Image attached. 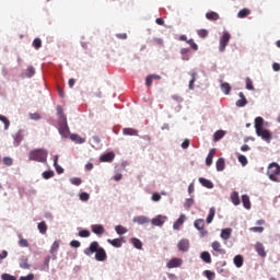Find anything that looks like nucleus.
<instances>
[{
	"mask_svg": "<svg viewBox=\"0 0 280 280\" xmlns=\"http://www.w3.org/2000/svg\"><path fill=\"white\" fill-rule=\"evenodd\" d=\"M180 266H183V259L180 258H173L171 259L167 264L166 267L167 268H180Z\"/></svg>",
	"mask_w": 280,
	"mask_h": 280,
	"instance_id": "obj_7",
	"label": "nucleus"
},
{
	"mask_svg": "<svg viewBox=\"0 0 280 280\" xmlns=\"http://www.w3.org/2000/svg\"><path fill=\"white\" fill-rule=\"evenodd\" d=\"M224 135H226V131L224 130H218L213 135V141H220V139L224 138Z\"/></svg>",
	"mask_w": 280,
	"mask_h": 280,
	"instance_id": "obj_31",
	"label": "nucleus"
},
{
	"mask_svg": "<svg viewBox=\"0 0 280 280\" xmlns=\"http://www.w3.org/2000/svg\"><path fill=\"white\" fill-rule=\"evenodd\" d=\"M178 250H182V253H187L189 250V240L183 238L177 244Z\"/></svg>",
	"mask_w": 280,
	"mask_h": 280,
	"instance_id": "obj_5",
	"label": "nucleus"
},
{
	"mask_svg": "<svg viewBox=\"0 0 280 280\" xmlns=\"http://www.w3.org/2000/svg\"><path fill=\"white\" fill-rule=\"evenodd\" d=\"M231 40V33L230 32H223V35L220 38V45H219V51H224L226 49V45H229V42Z\"/></svg>",
	"mask_w": 280,
	"mask_h": 280,
	"instance_id": "obj_4",
	"label": "nucleus"
},
{
	"mask_svg": "<svg viewBox=\"0 0 280 280\" xmlns=\"http://www.w3.org/2000/svg\"><path fill=\"white\" fill-rule=\"evenodd\" d=\"M91 229H92V233H95V235H104V233L106 232V230L104 229V225L102 224H93Z\"/></svg>",
	"mask_w": 280,
	"mask_h": 280,
	"instance_id": "obj_9",
	"label": "nucleus"
},
{
	"mask_svg": "<svg viewBox=\"0 0 280 280\" xmlns=\"http://www.w3.org/2000/svg\"><path fill=\"white\" fill-rule=\"evenodd\" d=\"M33 47L35 49H40V47H43V40H40V38H35L33 40Z\"/></svg>",
	"mask_w": 280,
	"mask_h": 280,
	"instance_id": "obj_46",
	"label": "nucleus"
},
{
	"mask_svg": "<svg viewBox=\"0 0 280 280\" xmlns=\"http://www.w3.org/2000/svg\"><path fill=\"white\" fill-rule=\"evenodd\" d=\"M231 201L233 202V205H235V207L240 205V194L237 191H233L231 194Z\"/></svg>",
	"mask_w": 280,
	"mask_h": 280,
	"instance_id": "obj_30",
	"label": "nucleus"
},
{
	"mask_svg": "<svg viewBox=\"0 0 280 280\" xmlns=\"http://www.w3.org/2000/svg\"><path fill=\"white\" fill-rule=\"evenodd\" d=\"M213 156H215V149H211L206 158V165H208V167L213 164Z\"/></svg>",
	"mask_w": 280,
	"mask_h": 280,
	"instance_id": "obj_19",
	"label": "nucleus"
},
{
	"mask_svg": "<svg viewBox=\"0 0 280 280\" xmlns=\"http://www.w3.org/2000/svg\"><path fill=\"white\" fill-rule=\"evenodd\" d=\"M34 73H36V70L34 69V67H28V68L26 69V75H27V78L34 77Z\"/></svg>",
	"mask_w": 280,
	"mask_h": 280,
	"instance_id": "obj_54",
	"label": "nucleus"
},
{
	"mask_svg": "<svg viewBox=\"0 0 280 280\" xmlns=\"http://www.w3.org/2000/svg\"><path fill=\"white\" fill-rule=\"evenodd\" d=\"M252 233H264V226L249 228Z\"/></svg>",
	"mask_w": 280,
	"mask_h": 280,
	"instance_id": "obj_55",
	"label": "nucleus"
},
{
	"mask_svg": "<svg viewBox=\"0 0 280 280\" xmlns=\"http://www.w3.org/2000/svg\"><path fill=\"white\" fill-rule=\"evenodd\" d=\"M59 135H61V137H65L67 139L70 135L69 125L59 126Z\"/></svg>",
	"mask_w": 280,
	"mask_h": 280,
	"instance_id": "obj_15",
	"label": "nucleus"
},
{
	"mask_svg": "<svg viewBox=\"0 0 280 280\" xmlns=\"http://www.w3.org/2000/svg\"><path fill=\"white\" fill-rule=\"evenodd\" d=\"M70 139L71 141H74V143H79V144L86 143V139L80 137V135L78 133L70 135Z\"/></svg>",
	"mask_w": 280,
	"mask_h": 280,
	"instance_id": "obj_16",
	"label": "nucleus"
},
{
	"mask_svg": "<svg viewBox=\"0 0 280 280\" xmlns=\"http://www.w3.org/2000/svg\"><path fill=\"white\" fill-rule=\"evenodd\" d=\"M255 128H256V130L264 128V118L262 117L255 118Z\"/></svg>",
	"mask_w": 280,
	"mask_h": 280,
	"instance_id": "obj_36",
	"label": "nucleus"
},
{
	"mask_svg": "<svg viewBox=\"0 0 280 280\" xmlns=\"http://www.w3.org/2000/svg\"><path fill=\"white\" fill-rule=\"evenodd\" d=\"M122 133L127 137H138L139 136V131L133 128H125L122 130Z\"/></svg>",
	"mask_w": 280,
	"mask_h": 280,
	"instance_id": "obj_14",
	"label": "nucleus"
},
{
	"mask_svg": "<svg viewBox=\"0 0 280 280\" xmlns=\"http://www.w3.org/2000/svg\"><path fill=\"white\" fill-rule=\"evenodd\" d=\"M114 160H115L114 152H108V153L101 155L102 163H113Z\"/></svg>",
	"mask_w": 280,
	"mask_h": 280,
	"instance_id": "obj_10",
	"label": "nucleus"
},
{
	"mask_svg": "<svg viewBox=\"0 0 280 280\" xmlns=\"http://www.w3.org/2000/svg\"><path fill=\"white\" fill-rule=\"evenodd\" d=\"M211 247L215 253H218V255H226V250L222 248V244H220V242H212Z\"/></svg>",
	"mask_w": 280,
	"mask_h": 280,
	"instance_id": "obj_6",
	"label": "nucleus"
},
{
	"mask_svg": "<svg viewBox=\"0 0 280 280\" xmlns=\"http://www.w3.org/2000/svg\"><path fill=\"white\" fill-rule=\"evenodd\" d=\"M130 243L132 244V246L135 248H137L138 250H141V248H143V243L141 242V240L137 238V237H132L130 240Z\"/></svg>",
	"mask_w": 280,
	"mask_h": 280,
	"instance_id": "obj_21",
	"label": "nucleus"
},
{
	"mask_svg": "<svg viewBox=\"0 0 280 280\" xmlns=\"http://www.w3.org/2000/svg\"><path fill=\"white\" fill-rule=\"evenodd\" d=\"M2 280H16V277L10 275V273H2L1 275Z\"/></svg>",
	"mask_w": 280,
	"mask_h": 280,
	"instance_id": "obj_52",
	"label": "nucleus"
},
{
	"mask_svg": "<svg viewBox=\"0 0 280 280\" xmlns=\"http://www.w3.org/2000/svg\"><path fill=\"white\" fill-rule=\"evenodd\" d=\"M80 237H91V232L89 230H82L79 232Z\"/></svg>",
	"mask_w": 280,
	"mask_h": 280,
	"instance_id": "obj_57",
	"label": "nucleus"
},
{
	"mask_svg": "<svg viewBox=\"0 0 280 280\" xmlns=\"http://www.w3.org/2000/svg\"><path fill=\"white\" fill-rule=\"evenodd\" d=\"M194 226H195V229H197V231H203L205 230V220L203 219H197L194 222Z\"/></svg>",
	"mask_w": 280,
	"mask_h": 280,
	"instance_id": "obj_26",
	"label": "nucleus"
},
{
	"mask_svg": "<svg viewBox=\"0 0 280 280\" xmlns=\"http://www.w3.org/2000/svg\"><path fill=\"white\" fill-rule=\"evenodd\" d=\"M213 218H215V208H210L207 217V224H211L213 222Z\"/></svg>",
	"mask_w": 280,
	"mask_h": 280,
	"instance_id": "obj_32",
	"label": "nucleus"
},
{
	"mask_svg": "<svg viewBox=\"0 0 280 280\" xmlns=\"http://www.w3.org/2000/svg\"><path fill=\"white\" fill-rule=\"evenodd\" d=\"M20 268H23V270H30V265L27 262V257L23 256L20 258Z\"/></svg>",
	"mask_w": 280,
	"mask_h": 280,
	"instance_id": "obj_28",
	"label": "nucleus"
},
{
	"mask_svg": "<svg viewBox=\"0 0 280 280\" xmlns=\"http://www.w3.org/2000/svg\"><path fill=\"white\" fill-rule=\"evenodd\" d=\"M234 265L236 268H242L244 266V256L243 255H236L234 257Z\"/></svg>",
	"mask_w": 280,
	"mask_h": 280,
	"instance_id": "obj_22",
	"label": "nucleus"
},
{
	"mask_svg": "<svg viewBox=\"0 0 280 280\" xmlns=\"http://www.w3.org/2000/svg\"><path fill=\"white\" fill-rule=\"evenodd\" d=\"M151 200H153V202H159V200H161V195L159 192H154Z\"/></svg>",
	"mask_w": 280,
	"mask_h": 280,
	"instance_id": "obj_62",
	"label": "nucleus"
},
{
	"mask_svg": "<svg viewBox=\"0 0 280 280\" xmlns=\"http://www.w3.org/2000/svg\"><path fill=\"white\" fill-rule=\"evenodd\" d=\"M256 135L258 137H261V139H264L265 141H270V132L264 128L257 129Z\"/></svg>",
	"mask_w": 280,
	"mask_h": 280,
	"instance_id": "obj_8",
	"label": "nucleus"
},
{
	"mask_svg": "<svg viewBox=\"0 0 280 280\" xmlns=\"http://www.w3.org/2000/svg\"><path fill=\"white\" fill-rule=\"evenodd\" d=\"M199 183L203 186V187H207V189H213V182L207 179V178H203V177H200L199 178Z\"/></svg>",
	"mask_w": 280,
	"mask_h": 280,
	"instance_id": "obj_20",
	"label": "nucleus"
},
{
	"mask_svg": "<svg viewBox=\"0 0 280 280\" xmlns=\"http://www.w3.org/2000/svg\"><path fill=\"white\" fill-rule=\"evenodd\" d=\"M133 222H136L137 224H148V222H150V219H148V217L140 215V217H135Z\"/></svg>",
	"mask_w": 280,
	"mask_h": 280,
	"instance_id": "obj_24",
	"label": "nucleus"
},
{
	"mask_svg": "<svg viewBox=\"0 0 280 280\" xmlns=\"http://www.w3.org/2000/svg\"><path fill=\"white\" fill-rule=\"evenodd\" d=\"M115 231H116V233H118V235H124V234L128 233V229H126L121 225H117L115 228Z\"/></svg>",
	"mask_w": 280,
	"mask_h": 280,
	"instance_id": "obj_44",
	"label": "nucleus"
},
{
	"mask_svg": "<svg viewBox=\"0 0 280 280\" xmlns=\"http://www.w3.org/2000/svg\"><path fill=\"white\" fill-rule=\"evenodd\" d=\"M153 80H161V75H159V74H149L145 78V86H152V81Z\"/></svg>",
	"mask_w": 280,
	"mask_h": 280,
	"instance_id": "obj_18",
	"label": "nucleus"
},
{
	"mask_svg": "<svg viewBox=\"0 0 280 280\" xmlns=\"http://www.w3.org/2000/svg\"><path fill=\"white\" fill-rule=\"evenodd\" d=\"M37 229L42 235H47V223L45 221H42L37 224Z\"/></svg>",
	"mask_w": 280,
	"mask_h": 280,
	"instance_id": "obj_25",
	"label": "nucleus"
},
{
	"mask_svg": "<svg viewBox=\"0 0 280 280\" xmlns=\"http://www.w3.org/2000/svg\"><path fill=\"white\" fill-rule=\"evenodd\" d=\"M20 241H19V246H21V248H27V246H30V243L27 242V240L23 238V235H19Z\"/></svg>",
	"mask_w": 280,
	"mask_h": 280,
	"instance_id": "obj_39",
	"label": "nucleus"
},
{
	"mask_svg": "<svg viewBox=\"0 0 280 280\" xmlns=\"http://www.w3.org/2000/svg\"><path fill=\"white\" fill-rule=\"evenodd\" d=\"M238 96L241 100L236 101V106H237V108H244V106H246V104H248V100H246V96H244L243 92H240Z\"/></svg>",
	"mask_w": 280,
	"mask_h": 280,
	"instance_id": "obj_11",
	"label": "nucleus"
},
{
	"mask_svg": "<svg viewBox=\"0 0 280 280\" xmlns=\"http://www.w3.org/2000/svg\"><path fill=\"white\" fill-rule=\"evenodd\" d=\"M48 152L45 149H35L28 153L30 161H36L37 163L47 162Z\"/></svg>",
	"mask_w": 280,
	"mask_h": 280,
	"instance_id": "obj_2",
	"label": "nucleus"
},
{
	"mask_svg": "<svg viewBox=\"0 0 280 280\" xmlns=\"http://www.w3.org/2000/svg\"><path fill=\"white\" fill-rule=\"evenodd\" d=\"M58 126H68L67 116H65V114H60L58 119Z\"/></svg>",
	"mask_w": 280,
	"mask_h": 280,
	"instance_id": "obj_42",
	"label": "nucleus"
},
{
	"mask_svg": "<svg viewBox=\"0 0 280 280\" xmlns=\"http://www.w3.org/2000/svg\"><path fill=\"white\" fill-rule=\"evenodd\" d=\"M245 82L247 91H255V86L253 85V80H250V78H247Z\"/></svg>",
	"mask_w": 280,
	"mask_h": 280,
	"instance_id": "obj_48",
	"label": "nucleus"
},
{
	"mask_svg": "<svg viewBox=\"0 0 280 280\" xmlns=\"http://www.w3.org/2000/svg\"><path fill=\"white\" fill-rule=\"evenodd\" d=\"M90 196L88 192H82L80 195V200H83V202H86L89 200Z\"/></svg>",
	"mask_w": 280,
	"mask_h": 280,
	"instance_id": "obj_64",
	"label": "nucleus"
},
{
	"mask_svg": "<svg viewBox=\"0 0 280 280\" xmlns=\"http://www.w3.org/2000/svg\"><path fill=\"white\" fill-rule=\"evenodd\" d=\"M42 176H43V178H45V180H49V178H54L55 173H54V171H45L42 174Z\"/></svg>",
	"mask_w": 280,
	"mask_h": 280,
	"instance_id": "obj_40",
	"label": "nucleus"
},
{
	"mask_svg": "<svg viewBox=\"0 0 280 280\" xmlns=\"http://www.w3.org/2000/svg\"><path fill=\"white\" fill-rule=\"evenodd\" d=\"M267 175L273 183H280V166L277 162L269 164Z\"/></svg>",
	"mask_w": 280,
	"mask_h": 280,
	"instance_id": "obj_3",
	"label": "nucleus"
},
{
	"mask_svg": "<svg viewBox=\"0 0 280 280\" xmlns=\"http://www.w3.org/2000/svg\"><path fill=\"white\" fill-rule=\"evenodd\" d=\"M70 246L72 248H80V246H82V244L80 243V241H71Z\"/></svg>",
	"mask_w": 280,
	"mask_h": 280,
	"instance_id": "obj_61",
	"label": "nucleus"
},
{
	"mask_svg": "<svg viewBox=\"0 0 280 280\" xmlns=\"http://www.w3.org/2000/svg\"><path fill=\"white\" fill-rule=\"evenodd\" d=\"M3 164L7 165L8 167L12 166V164L14 163V161L12 160V158H3Z\"/></svg>",
	"mask_w": 280,
	"mask_h": 280,
	"instance_id": "obj_53",
	"label": "nucleus"
},
{
	"mask_svg": "<svg viewBox=\"0 0 280 280\" xmlns=\"http://www.w3.org/2000/svg\"><path fill=\"white\" fill-rule=\"evenodd\" d=\"M108 244H112V246H115V248H121V240L114 238V240H107Z\"/></svg>",
	"mask_w": 280,
	"mask_h": 280,
	"instance_id": "obj_37",
	"label": "nucleus"
},
{
	"mask_svg": "<svg viewBox=\"0 0 280 280\" xmlns=\"http://www.w3.org/2000/svg\"><path fill=\"white\" fill-rule=\"evenodd\" d=\"M196 82V72L191 74V80L189 81V89L194 91V83Z\"/></svg>",
	"mask_w": 280,
	"mask_h": 280,
	"instance_id": "obj_59",
	"label": "nucleus"
},
{
	"mask_svg": "<svg viewBox=\"0 0 280 280\" xmlns=\"http://www.w3.org/2000/svg\"><path fill=\"white\" fill-rule=\"evenodd\" d=\"M165 217L158 215L156 218L152 219L151 224H153V226H163V224H165Z\"/></svg>",
	"mask_w": 280,
	"mask_h": 280,
	"instance_id": "obj_12",
	"label": "nucleus"
},
{
	"mask_svg": "<svg viewBox=\"0 0 280 280\" xmlns=\"http://www.w3.org/2000/svg\"><path fill=\"white\" fill-rule=\"evenodd\" d=\"M172 100L177 102V104H183V102H184L183 97L180 95H178V94L173 95Z\"/></svg>",
	"mask_w": 280,
	"mask_h": 280,
	"instance_id": "obj_60",
	"label": "nucleus"
},
{
	"mask_svg": "<svg viewBox=\"0 0 280 280\" xmlns=\"http://www.w3.org/2000/svg\"><path fill=\"white\" fill-rule=\"evenodd\" d=\"M70 183L77 187H80V185H82V179L80 177H74L70 179Z\"/></svg>",
	"mask_w": 280,
	"mask_h": 280,
	"instance_id": "obj_51",
	"label": "nucleus"
},
{
	"mask_svg": "<svg viewBox=\"0 0 280 280\" xmlns=\"http://www.w3.org/2000/svg\"><path fill=\"white\" fill-rule=\"evenodd\" d=\"M94 253L96 261H106L108 257L106 255V249L100 246V243L97 241L92 242L90 246L84 249V255H86V257H92Z\"/></svg>",
	"mask_w": 280,
	"mask_h": 280,
	"instance_id": "obj_1",
	"label": "nucleus"
},
{
	"mask_svg": "<svg viewBox=\"0 0 280 280\" xmlns=\"http://www.w3.org/2000/svg\"><path fill=\"white\" fill-rule=\"evenodd\" d=\"M19 280H34V273H28L27 276L20 277Z\"/></svg>",
	"mask_w": 280,
	"mask_h": 280,
	"instance_id": "obj_63",
	"label": "nucleus"
},
{
	"mask_svg": "<svg viewBox=\"0 0 280 280\" xmlns=\"http://www.w3.org/2000/svg\"><path fill=\"white\" fill-rule=\"evenodd\" d=\"M221 91L225 94L229 95L231 93V84L228 82L221 84Z\"/></svg>",
	"mask_w": 280,
	"mask_h": 280,
	"instance_id": "obj_38",
	"label": "nucleus"
},
{
	"mask_svg": "<svg viewBox=\"0 0 280 280\" xmlns=\"http://www.w3.org/2000/svg\"><path fill=\"white\" fill-rule=\"evenodd\" d=\"M0 121L4 124V130H8V128H10V120L5 116H0Z\"/></svg>",
	"mask_w": 280,
	"mask_h": 280,
	"instance_id": "obj_49",
	"label": "nucleus"
},
{
	"mask_svg": "<svg viewBox=\"0 0 280 280\" xmlns=\"http://www.w3.org/2000/svg\"><path fill=\"white\" fill-rule=\"evenodd\" d=\"M205 277H207L208 280H214L215 279V272L211 270H205L203 271Z\"/></svg>",
	"mask_w": 280,
	"mask_h": 280,
	"instance_id": "obj_41",
	"label": "nucleus"
},
{
	"mask_svg": "<svg viewBox=\"0 0 280 280\" xmlns=\"http://www.w3.org/2000/svg\"><path fill=\"white\" fill-rule=\"evenodd\" d=\"M242 202L246 209H250V198L248 197V195L242 196Z\"/></svg>",
	"mask_w": 280,
	"mask_h": 280,
	"instance_id": "obj_35",
	"label": "nucleus"
},
{
	"mask_svg": "<svg viewBox=\"0 0 280 280\" xmlns=\"http://www.w3.org/2000/svg\"><path fill=\"white\" fill-rule=\"evenodd\" d=\"M163 38L155 37L152 39V45L155 47H163Z\"/></svg>",
	"mask_w": 280,
	"mask_h": 280,
	"instance_id": "obj_45",
	"label": "nucleus"
},
{
	"mask_svg": "<svg viewBox=\"0 0 280 280\" xmlns=\"http://www.w3.org/2000/svg\"><path fill=\"white\" fill-rule=\"evenodd\" d=\"M206 19H208V21H218L220 19V14L215 11H210L206 13Z\"/></svg>",
	"mask_w": 280,
	"mask_h": 280,
	"instance_id": "obj_23",
	"label": "nucleus"
},
{
	"mask_svg": "<svg viewBox=\"0 0 280 280\" xmlns=\"http://www.w3.org/2000/svg\"><path fill=\"white\" fill-rule=\"evenodd\" d=\"M199 38H207L209 36V31L201 28L197 31Z\"/></svg>",
	"mask_w": 280,
	"mask_h": 280,
	"instance_id": "obj_43",
	"label": "nucleus"
},
{
	"mask_svg": "<svg viewBox=\"0 0 280 280\" xmlns=\"http://www.w3.org/2000/svg\"><path fill=\"white\" fill-rule=\"evenodd\" d=\"M249 14H250L249 9H242L241 11H238L237 18L238 19H246V16H249Z\"/></svg>",
	"mask_w": 280,
	"mask_h": 280,
	"instance_id": "obj_34",
	"label": "nucleus"
},
{
	"mask_svg": "<svg viewBox=\"0 0 280 280\" xmlns=\"http://www.w3.org/2000/svg\"><path fill=\"white\" fill-rule=\"evenodd\" d=\"M255 250L258 253L259 257H266V248L264 247V244L261 243H256L255 244Z\"/></svg>",
	"mask_w": 280,
	"mask_h": 280,
	"instance_id": "obj_13",
	"label": "nucleus"
},
{
	"mask_svg": "<svg viewBox=\"0 0 280 280\" xmlns=\"http://www.w3.org/2000/svg\"><path fill=\"white\" fill-rule=\"evenodd\" d=\"M215 167H217V172H224L225 163L223 158L218 159L215 163Z\"/></svg>",
	"mask_w": 280,
	"mask_h": 280,
	"instance_id": "obj_27",
	"label": "nucleus"
},
{
	"mask_svg": "<svg viewBox=\"0 0 280 280\" xmlns=\"http://www.w3.org/2000/svg\"><path fill=\"white\" fill-rule=\"evenodd\" d=\"M238 162L243 167H246L248 165V159H246V155H238Z\"/></svg>",
	"mask_w": 280,
	"mask_h": 280,
	"instance_id": "obj_47",
	"label": "nucleus"
},
{
	"mask_svg": "<svg viewBox=\"0 0 280 280\" xmlns=\"http://www.w3.org/2000/svg\"><path fill=\"white\" fill-rule=\"evenodd\" d=\"M185 209H191L194 207V199H187L184 205Z\"/></svg>",
	"mask_w": 280,
	"mask_h": 280,
	"instance_id": "obj_58",
	"label": "nucleus"
},
{
	"mask_svg": "<svg viewBox=\"0 0 280 280\" xmlns=\"http://www.w3.org/2000/svg\"><path fill=\"white\" fill-rule=\"evenodd\" d=\"M187 44L190 45V48L192 49V51H198V44H196L194 39H188Z\"/></svg>",
	"mask_w": 280,
	"mask_h": 280,
	"instance_id": "obj_50",
	"label": "nucleus"
},
{
	"mask_svg": "<svg viewBox=\"0 0 280 280\" xmlns=\"http://www.w3.org/2000/svg\"><path fill=\"white\" fill-rule=\"evenodd\" d=\"M200 257L205 264H211V254L209 252H202Z\"/></svg>",
	"mask_w": 280,
	"mask_h": 280,
	"instance_id": "obj_33",
	"label": "nucleus"
},
{
	"mask_svg": "<svg viewBox=\"0 0 280 280\" xmlns=\"http://www.w3.org/2000/svg\"><path fill=\"white\" fill-rule=\"evenodd\" d=\"M231 233H233V230H231L230 228L222 230L221 231L222 240H230L231 238Z\"/></svg>",
	"mask_w": 280,
	"mask_h": 280,
	"instance_id": "obj_29",
	"label": "nucleus"
},
{
	"mask_svg": "<svg viewBox=\"0 0 280 280\" xmlns=\"http://www.w3.org/2000/svg\"><path fill=\"white\" fill-rule=\"evenodd\" d=\"M60 248V243L58 241H55L51 245L50 253H56Z\"/></svg>",
	"mask_w": 280,
	"mask_h": 280,
	"instance_id": "obj_56",
	"label": "nucleus"
},
{
	"mask_svg": "<svg viewBox=\"0 0 280 280\" xmlns=\"http://www.w3.org/2000/svg\"><path fill=\"white\" fill-rule=\"evenodd\" d=\"M183 224H185V214H182L176 222L173 224V229L175 231H178L180 229V226H183Z\"/></svg>",
	"mask_w": 280,
	"mask_h": 280,
	"instance_id": "obj_17",
	"label": "nucleus"
}]
</instances>
